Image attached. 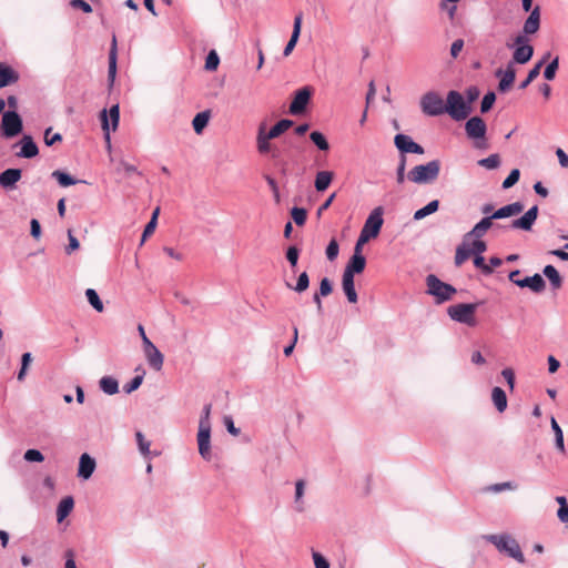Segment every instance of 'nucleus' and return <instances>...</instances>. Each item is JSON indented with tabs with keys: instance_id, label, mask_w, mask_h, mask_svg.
I'll list each match as a JSON object with an SVG mask.
<instances>
[{
	"instance_id": "obj_20",
	"label": "nucleus",
	"mask_w": 568,
	"mask_h": 568,
	"mask_svg": "<svg viewBox=\"0 0 568 568\" xmlns=\"http://www.w3.org/2000/svg\"><path fill=\"white\" fill-rule=\"evenodd\" d=\"M302 21H303V12L300 11L294 18L293 31H292L291 38L283 50L284 57H288L293 52L294 48L296 47V43L301 36Z\"/></svg>"
},
{
	"instance_id": "obj_49",
	"label": "nucleus",
	"mask_w": 568,
	"mask_h": 568,
	"mask_svg": "<svg viewBox=\"0 0 568 568\" xmlns=\"http://www.w3.org/2000/svg\"><path fill=\"white\" fill-rule=\"evenodd\" d=\"M219 64H220V57H219L217 52L215 50H211L205 58L204 69L206 71L212 72L219 68Z\"/></svg>"
},
{
	"instance_id": "obj_56",
	"label": "nucleus",
	"mask_w": 568,
	"mask_h": 568,
	"mask_svg": "<svg viewBox=\"0 0 568 568\" xmlns=\"http://www.w3.org/2000/svg\"><path fill=\"white\" fill-rule=\"evenodd\" d=\"M43 139L45 145L52 146L53 144L62 141V135L58 132L53 133L52 128L50 126L45 129Z\"/></svg>"
},
{
	"instance_id": "obj_46",
	"label": "nucleus",
	"mask_w": 568,
	"mask_h": 568,
	"mask_svg": "<svg viewBox=\"0 0 568 568\" xmlns=\"http://www.w3.org/2000/svg\"><path fill=\"white\" fill-rule=\"evenodd\" d=\"M559 69V57L556 55L546 67L544 70V78L547 81H552L556 77V73Z\"/></svg>"
},
{
	"instance_id": "obj_7",
	"label": "nucleus",
	"mask_w": 568,
	"mask_h": 568,
	"mask_svg": "<svg viewBox=\"0 0 568 568\" xmlns=\"http://www.w3.org/2000/svg\"><path fill=\"white\" fill-rule=\"evenodd\" d=\"M23 131V120L18 111L7 110L0 123V135L3 139H13Z\"/></svg>"
},
{
	"instance_id": "obj_14",
	"label": "nucleus",
	"mask_w": 568,
	"mask_h": 568,
	"mask_svg": "<svg viewBox=\"0 0 568 568\" xmlns=\"http://www.w3.org/2000/svg\"><path fill=\"white\" fill-rule=\"evenodd\" d=\"M384 207L377 206L375 207L366 219L362 231L369 235L372 239H375L379 235L382 226L384 224Z\"/></svg>"
},
{
	"instance_id": "obj_11",
	"label": "nucleus",
	"mask_w": 568,
	"mask_h": 568,
	"mask_svg": "<svg viewBox=\"0 0 568 568\" xmlns=\"http://www.w3.org/2000/svg\"><path fill=\"white\" fill-rule=\"evenodd\" d=\"M314 89L310 85H305L295 91L293 100L290 104L288 112L292 115L304 114L308 103L311 102Z\"/></svg>"
},
{
	"instance_id": "obj_54",
	"label": "nucleus",
	"mask_w": 568,
	"mask_h": 568,
	"mask_svg": "<svg viewBox=\"0 0 568 568\" xmlns=\"http://www.w3.org/2000/svg\"><path fill=\"white\" fill-rule=\"evenodd\" d=\"M471 244L469 245V250L471 255H483L487 251V244L481 239H470Z\"/></svg>"
},
{
	"instance_id": "obj_24",
	"label": "nucleus",
	"mask_w": 568,
	"mask_h": 568,
	"mask_svg": "<svg viewBox=\"0 0 568 568\" xmlns=\"http://www.w3.org/2000/svg\"><path fill=\"white\" fill-rule=\"evenodd\" d=\"M354 277L355 276L346 274V273L343 272V275H342V288H343V292H344L347 301L351 304H355L358 301V295H357V292L355 290Z\"/></svg>"
},
{
	"instance_id": "obj_35",
	"label": "nucleus",
	"mask_w": 568,
	"mask_h": 568,
	"mask_svg": "<svg viewBox=\"0 0 568 568\" xmlns=\"http://www.w3.org/2000/svg\"><path fill=\"white\" fill-rule=\"evenodd\" d=\"M542 274L548 278L552 290H558L561 287L562 277L554 265H546L542 270Z\"/></svg>"
},
{
	"instance_id": "obj_64",
	"label": "nucleus",
	"mask_w": 568,
	"mask_h": 568,
	"mask_svg": "<svg viewBox=\"0 0 568 568\" xmlns=\"http://www.w3.org/2000/svg\"><path fill=\"white\" fill-rule=\"evenodd\" d=\"M313 561L315 568H329L328 560L320 552L313 551Z\"/></svg>"
},
{
	"instance_id": "obj_1",
	"label": "nucleus",
	"mask_w": 568,
	"mask_h": 568,
	"mask_svg": "<svg viewBox=\"0 0 568 568\" xmlns=\"http://www.w3.org/2000/svg\"><path fill=\"white\" fill-rule=\"evenodd\" d=\"M426 293L434 297L435 304L440 305L452 301L457 290L446 282H443L437 275L428 274L426 276Z\"/></svg>"
},
{
	"instance_id": "obj_58",
	"label": "nucleus",
	"mask_w": 568,
	"mask_h": 568,
	"mask_svg": "<svg viewBox=\"0 0 568 568\" xmlns=\"http://www.w3.org/2000/svg\"><path fill=\"white\" fill-rule=\"evenodd\" d=\"M211 404L204 405L202 409V414L199 422V428H211L210 414H211Z\"/></svg>"
},
{
	"instance_id": "obj_12",
	"label": "nucleus",
	"mask_w": 568,
	"mask_h": 568,
	"mask_svg": "<svg viewBox=\"0 0 568 568\" xmlns=\"http://www.w3.org/2000/svg\"><path fill=\"white\" fill-rule=\"evenodd\" d=\"M513 64H525L530 61L534 55V47L529 44V40L525 36H517L514 40Z\"/></svg>"
},
{
	"instance_id": "obj_3",
	"label": "nucleus",
	"mask_w": 568,
	"mask_h": 568,
	"mask_svg": "<svg viewBox=\"0 0 568 568\" xmlns=\"http://www.w3.org/2000/svg\"><path fill=\"white\" fill-rule=\"evenodd\" d=\"M473 112L469 102H466L463 94L456 90H450L446 97V113L454 121L466 120Z\"/></svg>"
},
{
	"instance_id": "obj_32",
	"label": "nucleus",
	"mask_w": 568,
	"mask_h": 568,
	"mask_svg": "<svg viewBox=\"0 0 568 568\" xmlns=\"http://www.w3.org/2000/svg\"><path fill=\"white\" fill-rule=\"evenodd\" d=\"M491 400L499 413H504L506 410L508 404L507 395L501 387L496 386L493 388Z\"/></svg>"
},
{
	"instance_id": "obj_36",
	"label": "nucleus",
	"mask_w": 568,
	"mask_h": 568,
	"mask_svg": "<svg viewBox=\"0 0 568 568\" xmlns=\"http://www.w3.org/2000/svg\"><path fill=\"white\" fill-rule=\"evenodd\" d=\"M99 387L106 395H115L119 393V382L112 376H103L99 381Z\"/></svg>"
},
{
	"instance_id": "obj_5",
	"label": "nucleus",
	"mask_w": 568,
	"mask_h": 568,
	"mask_svg": "<svg viewBox=\"0 0 568 568\" xmlns=\"http://www.w3.org/2000/svg\"><path fill=\"white\" fill-rule=\"evenodd\" d=\"M440 171V161L433 160L426 164H418L408 172V180L417 184H427L434 182Z\"/></svg>"
},
{
	"instance_id": "obj_9",
	"label": "nucleus",
	"mask_w": 568,
	"mask_h": 568,
	"mask_svg": "<svg viewBox=\"0 0 568 568\" xmlns=\"http://www.w3.org/2000/svg\"><path fill=\"white\" fill-rule=\"evenodd\" d=\"M420 106L428 116H438L446 113V102L435 91H428L422 97Z\"/></svg>"
},
{
	"instance_id": "obj_50",
	"label": "nucleus",
	"mask_w": 568,
	"mask_h": 568,
	"mask_svg": "<svg viewBox=\"0 0 568 568\" xmlns=\"http://www.w3.org/2000/svg\"><path fill=\"white\" fill-rule=\"evenodd\" d=\"M473 256V263H474V266L478 270H480V272L484 274V275H490L493 274V268L491 266H488V264H486V260L484 257V255H479V254H476V255H471Z\"/></svg>"
},
{
	"instance_id": "obj_29",
	"label": "nucleus",
	"mask_w": 568,
	"mask_h": 568,
	"mask_svg": "<svg viewBox=\"0 0 568 568\" xmlns=\"http://www.w3.org/2000/svg\"><path fill=\"white\" fill-rule=\"evenodd\" d=\"M74 507V499L72 496L63 497L57 507V520L58 523H62L72 511Z\"/></svg>"
},
{
	"instance_id": "obj_28",
	"label": "nucleus",
	"mask_w": 568,
	"mask_h": 568,
	"mask_svg": "<svg viewBox=\"0 0 568 568\" xmlns=\"http://www.w3.org/2000/svg\"><path fill=\"white\" fill-rule=\"evenodd\" d=\"M515 79H516V70L513 65V62H509L505 69L504 75L499 80L498 91L500 93H505V92L509 91Z\"/></svg>"
},
{
	"instance_id": "obj_45",
	"label": "nucleus",
	"mask_w": 568,
	"mask_h": 568,
	"mask_svg": "<svg viewBox=\"0 0 568 568\" xmlns=\"http://www.w3.org/2000/svg\"><path fill=\"white\" fill-rule=\"evenodd\" d=\"M291 216L297 226H303L307 220V211L304 207L293 206Z\"/></svg>"
},
{
	"instance_id": "obj_10",
	"label": "nucleus",
	"mask_w": 568,
	"mask_h": 568,
	"mask_svg": "<svg viewBox=\"0 0 568 568\" xmlns=\"http://www.w3.org/2000/svg\"><path fill=\"white\" fill-rule=\"evenodd\" d=\"M520 275L519 270H514L509 273L508 278L511 283L519 286L520 288H529L534 293H541L546 288V282L542 278V276L538 273L534 274L532 276H526L524 278H519Z\"/></svg>"
},
{
	"instance_id": "obj_55",
	"label": "nucleus",
	"mask_w": 568,
	"mask_h": 568,
	"mask_svg": "<svg viewBox=\"0 0 568 568\" xmlns=\"http://www.w3.org/2000/svg\"><path fill=\"white\" fill-rule=\"evenodd\" d=\"M519 178L520 171L518 169H513L509 172L508 176L504 180L501 187L504 190L513 187L519 181Z\"/></svg>"
},
{
	"instance_id": "obj_25",
	"label": "nucleus",
	"mask_w": 568,
	"mask_h": 568,
	"mask_svg": "<svg viewBox=\"0 0 568 568\" xmlns=\"http://www.w3.org/2000/svg\"><path fill=\"white\" fill-rule=\"evenodd\" d=\"M116 60H118V47H116V38L112 37V43L109 51V68H108V82L109 85L112 87L116 75Z\"/></svg>"
},
{
	"instance_id": "obj_26",
	"label": "nucleus",
	"mask_w": 568,
	"mask_h": 568,
	"mask_svg": "<svg viewBox=\"0 0 568 568\" xmlns=\"http://www.w3.org/2000/svg\"><path fill=\"white\" fill-rule=\"evenodd\" d=\"M365 267L366 258L364 255H352L344 268V273L355 276L363 273Z\"/></svg>"
},
{
	"instance_id": "obj_31",
	"label": "nucleus",
	"mask_w": 568,
	"mask_h": 568,
	"mask_svg": "<svg viewBox=\"0 0 568 568\" xmlns=\"http://www.w3.org/2000/svg\"><path fill=\"white\" fill-rule=\"evenodd\" d=\"M148 364L151 368L159 372L163 367L164 356L163 354L158 349V347H153V349H150L144 353Z\"/></svg>"
},
{
	"instance_id": "obj_8",
	"label": "nucleus",
	"mask_w": 568,
	"mask_h": 568,
	"mask_svg": "<svg viewBox=\"0 0 568 568\" xmlns=\"http://www.w3.org/2000/svg\"><path fill=\"white\" fill-rule=\"evenodd\" d=\"M100 121L101 128L104 134V140L108 144V148L111 146L110 131H115L120 123V106L119 104H113L110 110L103 109L100 112Z\"/></svg>"
},
{
	"instance_id": "obj_19",
	"label": "nucleus",
	"mask_w": 568,
	"mask_h": 568,
	"mask_svg": "<svg viewBox=\"0 0 568 568\" xmlns=\"http://www.w3.org/2000/svg\"><path fill=\"white\" fill-rule=\"evenodd\" d=\"M18 144L20 145V151L17 153L19 158L32 159L39 154V148L31 135L24 134Z\"/></svg>"
},
{
	"instance_id": "obj_39",
	"label": "nucleus",
	"mask_w": 568,
	"mask_h": 568,
	"mask_svg": "<svg viewBox=\"0 0 568 568\" xmlns=\"http://www.w3.org/2000/svg\"><path fill=\"white\" fill-rule=\"evenodd\" d=\"M51 176L53 179H55L58 181L59 185L62 187H68V186L74 185L79 182L70 173L61 171V170L53 171Z\"/></svg>"
},
{
	"instance_id": "obj_63",
	"label": "nucleus",
	"mask_w": 568,
	"mask_h": 568,
	"mask_svg": "<svg viewBox=\"0 0 568 568\" xmlns=\"http://www.w3.org/2000/svg\"><path fill=\"white\" fill-rule=\"evenodd\" d=\"M465 94H466L465 101L469 102V105H471V103L475 102L479 98L480 91H479L478 87L470 85L466 89Z\"/></svg>"
},
{
	"instance_id": "obj_17",
	"label": "nucleus",
	"mask_w": 568,
	"mask_h": 568,
	"mask_svg": "<svg viewBox=\"0 0 568 568\" xmlns=\"http://www.w3.org/2000/svg\"><path fill=\"white\" fill-rule=\"evenodd\" d=\"M493 226L494 219L491 215L484 216L469 232L464 234V242H468L470 239H481Z\"/></svg>"
},
{
	"instance_id": "obj_30",
	"label": "nucleus",
	"mask_w": 568,
	"mask_h": 568,
	"mask_svg": "<svg viewBox=\"0 0 568 568\" xmlns=\"http://www.w3.org/2000/svg\"><path fill=\"white\" fill-rule=\"evenodd\" d=\"M334 179L332 171H318L315 176L314 186L317 192H324L328 189Z\"/></svg>"
},
{
	"instance_id": "obj_23",
	"label": "nucleus",
	"mask_w": 568,
	"mask_h": 568,
	"mask_svg": "<svg viewBox=\"0 0 568 568\" xmlns=\"http://www.w3.org/2000/svg\"><path fill=\"white\" fill-rule=\"evenodd\" d=\"M20 74L11 65L0 62V89L14 84L19 81Z\"/></svg>"
},
{
	"instance_id": "obj_40",
	"label": "nucleus",
	"mask_w": 568,
	"mask_h": 568,
	"mask_svg": "<svg viewBox=\"0 0 568 568\" xmlns=\"http://www.w3.org/2000/svg\"><path fill=\"white\" fill-rule=\"evenodd\" d=\"M471 256V252L469 250V245H468V242H464L462 244H459L457 247H456V253H455V258H454V262H455V265L456 266H460L464 262H466L469 257Z\"/></svg>"
},
{
	"instance_id": "obj_48",
	"label": "nucleus",
	"mask_w": 568,
	"mask_h": 568,
	"mask_svg": "<svg viewBox=\"0 0 568 568\" xmlns=\"http://www.w3.org/2000/svg\"><path fill=\"white\" fill-rule=\"evenodd\" d=\"M496 102V93L494 91H488L480 102V113L485 114L489 112Z\"/></svg>"
},
{
	"instance_id": "obj_22",
	"label": "nucleus",
	"mask_w": 568,
	"mask_h": 568,
	"mask_svg": "<svg viewBox=\"0 0 568 568\" xmlns=\"http://www.w3.org/2000/svg\"><path fill=\"white\" fill-rule=\"evenodd\" d=\"M22 176L21 169L10 168L0 173V185L6 190H12Z\"/></svg>"
},
{
	"instance_id": "obj_16",
	"label": "nucleus",
	"mask_w": 568,
	"mask_h": 568,
	"mask_svg": "<svg viewBox=\"0 0 568 568\" xmlns=\"http://www.w3.org/2000/svg\"><path fill=\"white\" fill-rule=\"evenodd\" d=\"M540 17L541 8L540 6L537 4L535 6L534 10L529 12V16L527 17L523 26V33H520L519 36L528 37L537 33L540 28Z\"/></svg>"
},
{
	"instance_id": "obj_15",
	"label": "nucleus",
	"mask_w": 568,
	"mask_h": 568,
	"mask_svg": "<svg viewBox=\"0 0 568 568\" xmlns=\"http://www.w3.org/2000/svg\"><path fill=\"white\" fill-rule=\"evenodd\" d=\"M394 144L399 154L413 153L422 155L425 153V150L420 144L415 142L410 135L404 133H397L394 136Z\"/></svg>"
},
{
	"instance_id": "obj_43",
	"label": "nucleus",
	"mask_w": 568,
	"mask_h": 568,
	"mask_svg": "<svg viewBox=\"0 0 568 568\" xmlns=\"http://www.w3.org/2000/svg\"><path fill=\"white\" fill-rule=\"evenodd\" d=\"M310 140L316 145L320 151H328L329 143L326 136L321 131H312Z\"/></svg>"
},
{
	"instance_id": "obj_52",
	"label": "nucleus",
	"mask_w": 568,
	"mask_h": 568,
	"mask_svg": "<svg viewBox=\"0 0 568 568\" xmlns=\"http://www.w3.org/2000/svg\"><path fill=\"white\" fill-rule=\"evenodd\" d=\"M541 63H536L535 67L528 71L526 79L523 82H520L518 89H526L539 75Z\"/></svg>"
},
{
	"instance_id": "obj_33",
	"label": "nucleus",
	"mask_w": 568,
	"mask_h": 568,
	"mask_svg": "<svg viewBox=\"0 0 568 568\" xmlns=\"http://www.w3.org/2000/svg\"><path fill=\"white\" fill-rule=\"evenodd\" d=\"M293 125H294L293 120L282 119V120L277 121L268 131H266V134H268V139H276L280 135H282L284 132H286Z\"/></svg>"
},
{
	"instance_id": "obj_38",
	"label": "nucleus",
	"mask_w": 568,
	"mask_h": 568,
	"mask_svg": "<svg viewBox=\"0 0 568 568\" xmlns=\"http://www.w3.org/2000/svg\"><path fill=\"white\" fill-rule=\"evenodd\" d=\"M438 209H439V201L433 200V201L428 202L424 207L415 211L413 219L415 221H420L424 217L437 212Z\"/></svg>"
},
{
	"instance_id": "obj_53",
	"label": "nucleus",
	"mask_w": 568,
	"mask_h": 568,
	"mask_svg": "<svg viewBox=\"0 0 568 568\" xmlns=\"http://www.w3.org/2000/svg\"><path fill=\"white\" fill-rule=\"evenodd\" d=\"M144 371H142V374L134 376L129 383L124 384L123 390L126 394H131L134 390H136L143 383L144 378Z\"/></svg>"
},
{
	"instance_id": "obj_62",
	"label": "nucleus",
	"mask_w": 568,
	"mask_h": 568,
	"mask_svg": "<svg viewBox=\"0 0 568 568\" xmlns=\"http://www.w3.org/2000/svg\"><path fill=\"white\" fill-rule=\"evenodd\" d=\"M69 244L65 246V253L70 255L72 252L80 247L79 240L72 234V231H68Z\"/></svg>"
},
{
	"instance_id": "obj_60",
	"label": "nucleus",
	"mask_w": 568,
	"mask_h": 568,
	"mask_svg": "<svg viewBox=\"0 0 568 568\" xmlns=\"http://www.w3.org/2000/svg\"><path fill=\"white\" fill-rule=\"evenodd\" d=\"M339 246L335 239H332L326 246V257L329 261H334L338 256Z\"/></svg>"
},
{
	"instance_id": "obj_44",
	"label": "nucleus",
	"mask_w": 568,
	"mask_h": 568,
	"mask_svg": "<svg viewBox=\"0 0 568 568\" xmlns=\"http://www.w3.org/2000/svg\"><path fill=\"white\" fill-rule=\"evenodd\" d=\"M85 296H87V300L89 302V304L99 313H101L104 308L103 306V303L99 296V294L97 293L95 290L93 288H88L85 291Z\"/></svg>"
},
{
	"instance_id": "obj_51",
	"label": "nucleus",
	"mask_w": 568,
	"mask_h": 568,
	"mask_svg": "<svg viewBox=\"0 0 568 568\" xmlns=\"http://www.w3.org/2000/svg\"><path fill=\"white\" fill-rule=\"evenodd\" d=\"M304 488H305V481L303 479H298L295 483V504H296V510L300 513L304 510L303 501H302V497L304 495Z\"/></svg>"
},
{
	"instance_id": "obj_34",
	"label": "nucleus",
	"mask_w": 568,
	"mask_h": 568,
	"mask_svg": "<svg viewBox=\"0 0 568 568\" xmlns=\"http://www.w3.org/2000/svg\"><path fill=\"white\" fill-rule=\"evenodd\" d=\"M211 118V111L204 110L195 114L192 120V126L196 134H201L203 130L207 126Z\"/></svg>"
},
{
	"instance_id": "obj_42",
	"label": "nucleus",
	"mask_w": 568,
	"mask_h": 568,
	"mask_svg": "<svg viewBox=\"0 0 568 568\" xmlns=\"http://www.w3.org/2000/svg\"><path fill=\"white\" fill-rule=\"evenodd\" d=\"M308 286H310V276L305 271L298 275L295 285H292L291 283L286 282V287H288L290 290H293L297 293L305 292L308 288Z\"/></svg>"
},
{
	"instance_id": "obj_37",
	"label": "nucleus",
	"mask_w": 568,
	"mask_h": 568,
	"mask_svg": "<svg viewBox=\"0 0 568 568\" xmlns=\"http://www.w3.org/2000/svg\"><path fill=\"white\" fill-rule=\"evenodd\" d=\"M550 425H551V429H552V432L555 434V446H556V448L560 453L566 454L564 432H562L561 427L559 426V424L557 423L555 417H551Z\"/></svg>"
},
{
	"instance_id": "obj_21",
	"label": "nucleus",
	"mask_w": 568,
	"mask_h": 568,
	"mask_svg": "<svg viewBox=\"0 0 568 568\" xmlns=\"http://www.w3.org/2000/svg\"><path fill=\"white\" fill-rule=\"evenodd\" d=\"M95 467V459L91 457L89 454L83 453L79 459L78 477L84 480L89 479L94 473Z\"/></svg>"
},
{
	"instance_id": "obj_13",
	"label": "nucleus",
	"mask_w": 568,
	"mask_h": 568,
	"mask_svg": "<svg viewBox=\"0 0 568 568\" xmlns=\"http://www.w3.org/2000/svg\"><path fill=\"white\" fill-rule=\"evenodd\" d=\"M539 209L538 205H532L524 215L520 217L513 220L511 223L507 226H501L497 224L496 226L499 229H514V230H523V231H531L532 226L538 217Z\"/></svg>"
},
{
	"instance_id": "obj_57",
	"label": "nucleus",
	"mask_w": 568,
	"mask_h": 568,
	"mask_svg": "<svg viewBox=\"0 0 568 568\" xmlns=\"http://www.w3.org/2000/svg\"><path fill=\"white\" fill-rule=\"evenodd\" d=\"M135 438H136V443H138V446H139V449H140L141 454L144 455V456L149 455L150 454V445H151V443L145 439V437L142 434V432L138 430L135 433Z\"/></svg>"
},
{
	"instance_id": "obj_2",
	"label": "nucleus",
	"mask_w": 568,
	"mask_h": 568,
	"mask_svg": "<svg viewBox=\"0 0 568 568\" xmlns=\"http://www.w3.org/2000/svg\"><path fill=\"white\" fill-rule=\"evenodd\" d=\"M487 540L491 542L499 552L506 554L508 557L514 558L519 564H525L526 559L520 549V546L510 535H489L487 536Z\"/></svg>"
},
{
	"instance_id": "obj_6",
	"label": "nucleus",
	"mask_w": 568,
	"mask_h": 568,
	"mask_svg": "<svg viewBox=\"0 0 568 568\" xmlns=\"http://www.w3.org/2000/svg\"><path fill=\"white\" fill-rule=\"evenodd\" d=\"M465 132L468 139L474 141L476 149H487V125L486 122L478 115L469 118L465 123Z\"/></svg>"
},
{
	"instance_id": "obj_18",
	"label": "nucleus",
	"mask_w": 568,
	"mask_h": 568,
	"mask_svg": "<svg viewBox=\"0 0 568 568\" xmlns=\"http://www.w3.org/2000/svg\"><path fill=\"white\" fill-rule=\"evenodd\" d=\"M197 445L201 457L205 460H211V428H199Z\"/></svg>"
},
{
	"instance_id": "obj_61",
	"label": "nucleus",
	"mask_w": 568,
	"mask_h": 568,
	"mask_svg": "<svg viewBox=\"0 0 568 568\" xmlns=\"http://www.w3.org/2000/svg\"><path fill=\"white\" fill-rule=\"evenodd\" d=\"M333 292V282L328 277H323L320 282V288L316 293L328 296Z\"/></svg>"
},
{
	"instance_id": "obj_41",
	"label": "nucleus",
	"mask_w": 568,
	"mask_h": 568,
	"mask_svg": "<svg viewBox=\"0 0 568 568\" xmlns=\"http://www.w3.org/2000/svg\"><path fill=\"white\" fill-rule=\"evenodd\" d=\"M301 250L296 245H290L285 251V258L293 273H296Z\"/></svg>"
},
{
	"instance_id": "obj_4",
	"label": "nucleus",
	"mask_w": 568,
	"mask_h": 568,
	"mask_svg": "<svg viewBox=\"0 0 568 568\" xmlns=\"http://www.w3.org/2000/svg\"><path fill=\"white\" fill-rule=\"evenodd\" d=\"M484 302L477 303H458L455 305H450L447 308L448 316L460 324H465L469 327H475L477 325V321L475 317V313L479 305Z\"/></svg>"
},
{
	"instance_id": "obj_59",
	"label": "nucleus",
	"mask_w": 568,
	"mask_h": 568,
	"mask_svg": "<svg viewBox=\"0 0 568 568\" xmlns=\"http://www.w3.org/2000/svg\"><path fill=\"white\" fill-rule=\"evenodd\" d=\"M24 459L29 463H41L44 460L43 454L36 448H30L24 453Z\"/></svg>"
},
{
	"instance_id": "obj_47",
	"label": "nucleus",
	"mask_w": 568,
	"mask_h": 568,
	"mask_svg": "<svg viewBox=\"0 0 568 568\" xmlns=\"http://www.w3.org/2000/svg\"><path fill=\"white\" fill-rule=\"evenodd\" d=\"M478 165L488 170H495L500 165V156L497 153L490 154L487 158L480 159Z\"/></svg>"
},
{
	"instance_id": "obj_27",
	"label": "nucleus",
	"mask_w": 568,
	"mask_h": 568,
	"mask_svg": "<svg viewBox=\"0 0 568 568\" xmlns=\"http://www.w3.org/2000/svg\"><path fill=\"white\" fill-rule=\"evenodd\" d=\"M271 140L268 139V134H266V125L265 123H261L257 130L256 144L257 151L260 154H267L272 150Z\"/></svg>"
}]
</instances>
